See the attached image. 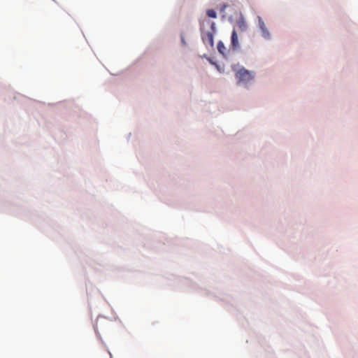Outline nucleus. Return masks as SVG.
Segmentation results:
<instances>
[{
  "instance_id": "f257e3e1",
  "label": "nucleus",
  "mask_w": 358,
  "mask_h": 358,
  "mask_svg": "<svg viewBox=\"0 0 358 358\" xmlns=\"http://www.w3.org/2000/svg\"><path fill=\"white\" fill-rule=\"evenodd\" d=\"M255 73L242 67L236 73V78L238 83L248 84L255 78Z\"/></svg>"
},
{
  "instance_id": "f03ea898",
  "label": "nucleus",
  "mask_w": 358,
  "mask_h": 358,
  "mask_svg": "<svg viewBox=\"0 0 358 358\" xmlns=\"http://www.w3.org/2000/svg\"><path fill=\"white\" fill-rule=\"evenodd\" d=\"M259 29L262 32V36L265 38H270V33L268 30L267 29L264 21L261 17H259Z\"/></svg>"
},
{
  "instance_id": "7ed1b4c3",
  "label": "nucleus",
  "mask_w": 358,
  "mask_h": 358,
  "mask_svg": "<svg viewBox=\"0 0 358 358\" xmlns=\"http://www.w3.org/2000/svg\"><path fill=\"white\" fill-rule=\"evenodd\" d=\"M202 39L206 44L209 45L210 47H213V34L212 32L208 31L202 36Z\"/></svg>"
},
{
  "instance_id": "20e7f679",
  "label": "nucleus",
  "mask_w": 358,
  "mask_h": 358,
  "mask_svg": "<svg viewBox=\"0 0 358 358\" xmlns=\"http://www.w3.org/2000/svg\"><path fill=\"white\" fill-rule=\"evenodd\" d=\"M236 26L241 31H244L247 29V24L243 15L236 20Z\"/></svg>"
},
{
  "instance_id": "39448f33",
  "label": "nucleus",
  "mask_w": 358,
  "mask_h": 358,
  "mask_svg": "<svg viewBox=\"0 0 358 358\" xmlns=\"http://www.w3.org/2000/svg\"><path fill=\"white\" fill-rule=\"evenodd\" d=\"M231 46L234 48H237L238 47V35L235 30H233L231 34Z\"/></svg>"
},
{
  "instance_id": "423d86ee",
  "label": "nucleus",
  "mask_w": 358,
  "mask_h": 358,
  "mask_svg": "<svg viewBox=\"0 0 358 358\" xmlns=\"http://www.w3.org/2000/svg\"><path fill=\"white\" fill-rule=\"evenodd\" d=\"M206 15L208 17L211 18H216L217 17V13L215 10L213 9H208L206 10Z\"/></svg>"
},
{
  "instance_id": "0eeeda50",
  "label": "nucleus",
  "mask_w": 358,
  "mask_h": 358,
  "mask_svg": "<svg viewBox=\"0 0 358 358\" xmlns=\"http://www.w3.org/2000/svg\"><path fill=\"white\" fill-rule=\"evenodd\" d=\"M217 50L220 53H224L225 46L222 41H219V43H217Z\"/></svg>"
},
{
  "instance_id": "6e6552de",
  "label": "nucleus",
  "mask_w": 358,
  "mask_h": 358,
  "mask_svg": "<svg viewBox=\"0 0 358 358\" xmlns=\"http://www.w3.org/2000/svg\"><path fill=\"white\" fill-rule=\"evenodd\" d=\"M227 7V4H222V5H221L220 8V12H224Z\"/></svg>"
}]
</instances>
